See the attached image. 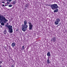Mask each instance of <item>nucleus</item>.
I'll list each match as a JSON object with an SVG mask.
<instances>
[{"instance_id": "f257e3e1", "label": "nucleus", "mask_w": 67, "mask_h": 67, "mask_svg": "<svg viewBox=\"0 0 67 67\" xmlns=\"http://www.w3.org/2000/svg\"><path fill=\"white\" fill-rule=\"evenodd\" d=\"M50 5H51V7L52 10L56 9L54 10V12H57L58 11V9H57L58 8V6L57 4H50Z\"/></svg>"}, {"instance_id": "f03ea898", "label": "nucleus", "mask_w": 67, "mask_h": 67, "mask_svg": "<svg viewBox=\"0 0 67 67\" xmlns=\"http://www.w3.org/2000/svg\"><path fill=\"white\" fill-rule=\"evenodd\" d=\"M0 20L1 21H2L4 23H5L6 22H8V21L6 19L5 17L4 16L2 15H0Z\"/></svg>"}, {"instance_id": "7ed1b4c3", "label": "nucleus", "mask_w": 67, "mask_h": 67, "mask_svg": "<svg viewBox=\"0 0 67 67\" xmlns=\"http://www.w3.org/2000/svg\"><path fill=\"white\" fill-rule=\"evenodd\" d=\"M6 26L9 30V33H12L13 32V29L12 28V26H10V25H7Z\"/></svg>"}, {"instance_id": "20e7f679", "label": "nucleus", "mask_w": 67, "mask_h": 67, "mask_svg": "<svg viewBox=\"0 0 67 67\" xmlns=\"http://www.w3.org/2000/svg\"><path fill=\"white\" fill-rule=\"evenodd\" d=\"M28 27V26L27 25H26V26H24V25H22V31H24V32H25L26 30V29H27V28Z\"/></svg>"}, {"instance_id": "39448f33", "label": "nucleus", "mask_w": 67, "mask_h": 67, "mask_svg": "<svg viewBox=\"0 0 67 67\" xmlns=\"http://www.w3.org/2000/svg\"><path fill=\"white\" fill-rule=\"evenodd\" d=\"M28 23L29 24V30H31L32 29V27H33V25H32V23L30 22H28Z\"/></svg>"}, {"instance_id": "423d86ee", "label": "nucleus", "mask_w": 67, "mask_h": 67, "mask_svg": "<svg viewBox=\"0 0 67 67\" xmlns=\"http://www.w3.org/2000/svg\"><path fill=\"white\" fill-rule=\"evenodd\" d=\"M60 22V19L58 18L55 20V21H54L56 25H57Z\"/></svg>"}, {"instance_id": "0eeeda50", "label": "nucleus", "mask_w": 67, "mask_h": 67, "mask_svg": "<svg viewBox=\"0 0 67 67\" xmlns=\"http://www.w3.org/2000/svg\"><path fill=\"white\" fill-rule=\"evenodd\" d=\"M56 41V37H54L53 38H52L51 40V42H55Z\"/></svg>"}, {"instance_id": "6e6552de", "label": "nucleus", "mask_w": 67, "mask_h": 67, "mask_svg": "<svg viewBox=\"0 0 67 67\" xmlns=\"http://www.w3.org/2000/svg\"><path fill=\"white\" fill-rule=\"evenodd\" d=\"M47 56H48V57L49 58H51V53L50 52H48L47 54Z\"/></svg>"}, {"instance_id": "1a4fd4ad", "label": "nucleus", "mask_w": 67, "mask_h": 67, "mask_svg": "<svg viewBox=\"0 0 67 67\" xmlns=\"http://www.w3.org/2000/svg\"><path fill=\"white\" fill-rule=\"evenodd\" d=\"M46 62L48 64L51 63V61H49V58H48V59L47 61Z\"/></svg>"}, {"instance_id": "9d476101", "label": "nucleus", "mask_w": 67, "mask_h": 67, "mask_svg": "<svg viewBox=\"0 0 67 67\" xmlns=\"http://www.w3.org/2000/svg\"><path fill=\"white\" fill-rule=\"evenodd\" d=\"M24 25L26 26V23H27V22L25 20L24 21Z\"/></svg>"}, {"instance_id": "9b49d317", "label": "nucleus", "mask_w": 67, "mask_h": 67, "mask_svg": "<svg viewBox=\"0 0 67 67\" xmlns=\"http://www.w3.org/2000/svg\"><path fill=\"white\" fill-rule=\"evenodd\" d=\"M15 43H12V46L13 47H14L15 46Z\"/></svg>"}, {"instance_id": "f8f14e48", "label": "nucleus", "mask_w": 67, "mask_h": 67, "mask_svg": "<svg viewBox=\"0 0 67 67\" xmlns=\"http://www.w3.org/2000/svg\"><path fill=\"white\" fill-rule=\"evenodd\" d=\"M16 0L15 1H14L13 2V4H15L16 3Z\"/></svg>"}, {"instance_id": "ddd939ff", "label": "nucleus", "mask_w": 67, "mask_h": 67, "mask_svg": "<svg viewBox=\"0 0 67 67\" xmlns=\"http://www.w3.org/2000/svg\"><path fill=\"white\" fill-rule=\"evenodd\" d=\"M1 25H2L3 26V25H4V23H1Z\"/></svg>"}, {"instance_id": "4468645a", "label": "nucleus", "mask_w": 67, "mask_h": 67, "mask_svg": "<svg viewBox=\"0 0 67 67\" xmlns=\"http://www.w3.org/2000/svg\"><path fill=\"white\" fill-rule=\"evenodd\" d=\"M2 63V62L1 61H0V67H2V66L1 65V63Z\"/></svg>"}, {"instance_id": "2eb2a0df", "label": "nucleus", "mask_w": 67, "mask_h": 67, "mask_svg": "<svg viewBox=\"0 0 67 67\" xmlns=\"http://www.w3.org/2000/svg\"><path fill=\"white\" fill-rule=\"evenodd\" d=\"M11 67H14V65L13 64H12Z\"/></svg>"}, {"instance_id": "dca6fc26", "label": "nucleus", "mask_w": 67, "mask_h": 67, "mask_svg": "<svg viewBox=\"0 0 67 67\" xmlns=\"http://www.w3.org/2000/svg\"><path fill=\"white\" fill-rule=\"evenodd\" d=\"M4 34H5H5H6L7 33V31H4Z\"/></svg>"}, {"instance_id": "f3484780", "label": "nucleus", "mask_w": 67, "mask_h": 67, "mask_svg": "<svg viewBox=\"0 0 67 67\" xmlns=\"http://www.w3.org/2000/svg\"><path fill=\"white\" fill-rule=\"evenodd\" d=\"M12 6V5H9V7H11Z\"/></svg>"}, {"instance_id": "a211bd4d", "label": "nucleus", "mask_w": 67, "mask_h": 67, "mask_svg": "<svg viewBox=\"0 0 67 67\" xmlns=\"http://www.w3.org/2000/svg\"><path fill=\"white\" fill-rule=\"evenodd\" d=\"M22 48H23V49H24V46H23Z\"/></svg>"}, {"instance_id": "6ab92c4d", "label": "nucleus", "mask_w": 67, "mask_h": 67, "mask_svg": "<svg viewBox=\"0 0 67 67\" xmlns=\"http://www.w3.org/2000/svg\"><path fill=\"white\" fill-rule=\"evenodd\" d=\"M13 0H9V2H10L11 1H12Z\"/></svg>"}, {"instance_id": "aec40b11", "label": "nucleus", "mask_w": 67, "mask_h": 67, "mask_svg": "<svg viewBox=\"0 0 67 67\" xmlns=\"http://www.w3.org/2000/svg\"><path fill=\"white\" fill-rule=\"evenodd\" d=\"M9 3V2H7V4H8Z\"/></svg>"}, {"instance_id": "412c9836", "label": "nucleus", "mask_w": 67, "mask_h": 67, "mask_svg": "<svg viewBox=\"0 0 67 67\" xmlns=\"http://www.w3.org/2000/svg\"><path fill=\"white\" fill-rule=\"evenodd\" d=\"M2 5H3V6L4 7H5V6H4V4H3Z\"/></svg>"}, {"instance_id": "4be33fe9", "label": "nucleus", "mask_w": 67, "mask_h": 67, "mask_svg": "<svg viewBox=\"0 0 67 67\" xmlns=\"http://www.w3.org/2000/svg\"><path fill=\"white\" fill-rule=\"evenodd\" d=\"M7 1H9V0H7Z\"/></svg>"}, {"instance_id": "5701e85b", "label": "nucleus", "mask_w": 67, "mask_h": 67, "mask_svg": "<svg viewBox=\"0 0 67 67\" xmlns=\"http://www.w3.org/2000/svg\"><path fill=\"white\" fill-rule=\"evenodd\" d=\"M3 3H4V2H3Z\"/></svg>"}, {"instance_id": "b1692460", "label": "nucleus", "mask_w": 67, "mask_h": 67, "mask_svg": "<svg viewBox=\"0 0 67 67\" xmlns=\"http://www.w3.org/2000/svg\"><path fill=\"white\" fill-rule=\"evenodd\" d=\"M0 23H1V21L0 20Z\"/></svg>"}, {"instance_id": "393cba45", "label": "nucleus", "mask_w": 67, "mask_h": 67, "mask_svg": "<svg viewBox=\"0 0 67 67\" xmlns=\"http://www.w3.org/2000/svg\"><path fill=\"white\" fill-rule=\"evenodd\" d=\"M1 27H2V26H1Z\"/></svg>"}, {"instance_id": "a878e982", "label": "nucleus", "mask_w": 67, "mask_h": 67, "mask_svg": "<svg viewBox=\"0 0 67 67\" xmlns=\"http://www.w3.org/2000/svg\"><path fill=\"white\" fill-rule=\"evenodd\" d=\"M8 23H7V24H8Z\"/></svg>"}]
</instances>
